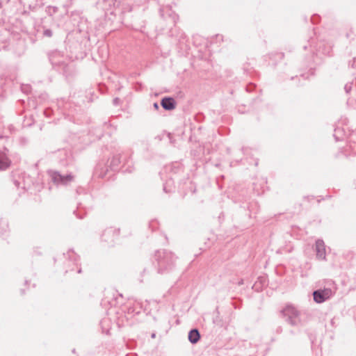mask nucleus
I'll return each instance as SVG.
<instances>
[{"mask_svg": "<svg viewBox=\"0 0 356 356\" xmlns=\"http://www.w3.org/2000/svg\"><path fill=\"white\" fill-rule=\"evenodd\" d=\"M157 272L159 274L168 273L175 266L177 257L174 253L165 250L156 251L154 254Z\"/></svg>", "mask_w": 356, "mask_h": 356, "instance_id": "f257e3e1", "label": "nucleus"}, {"mask_svg": "<svg viewBox=\"0 0 356 356\" xmlns=\"http://www.w3.org/2000/svg\"><path fill=\"white\" fill-rule=\"evenodd\" d=\"M285 321L291 326H299L302 321L300 312L292 305H286L280 312Z\"/></svg>", "mask_w": 356, "mask_h": 356, "instance_id": "f03ea898", "label": "nucleus"}, {"mask_svg": "<svg viewBox=\"0 0 356 356\" xmlns=\"http://www.w3.org/2000/svg\"><path fill=\"white\" fill-rule=\"evenodd\" d=\"M48 174L51 181L57 185H67L74 180V176L71 174L62 175L59 172L55 170H49Z\"/></svg>", "mask_w": 356, "mask_h": 356, "instance_id": "7ed1b4c3", "label": "nucleus"}, {"mask_svg": "<svg viewBox=\"0 0 356 356\" xmlns=\"http://www.w3.org/2000/svg\"><path fill=\"white\" fill-rule=\"evenodd\" d=\"M332 296V291L330 289H324L323 290H316L313 292L314 300L317 303H322L329 299Z\"/></svg>", "mask_w": 356, "mask_h": 356, "instance_id": "20e7f679", "label": "nucleus"}, {"mask_svg": "<svg viewBox=\"0 0 356 356\" xmlns=\"http://www.w3.org/2000/svg\"><path fill=\"white\" fill-rule=\"evenodd\" d=\"M314 250L317 259L323 261L326 260L325 245L322 239L316 241Z\"/></svg>", "mask_w": 356, "mask_h": 356, "instance_id": "39448f33", "label": "nucleus"}, {"mask_svg": "<svg viewBox=\"0 0 356 356\" xmlns=\"http://www.w3.org/2000/svg\"><path fill=\"white\" fill-rule=\"evenodd\" d=\"M161 106L166 111H172L175 108L176 102L172 97H164L161 102Z\"/></svg>", "mask_w": 356, "mask_h": 356, "instance_id": "423d86ee", "label": "nucleus"}, {"mask_svg": "<svg viewBox=\"0 0 356 356\" xmlns=\"http://www.w3.org/2000/svg\"><path fill=\"white\" fill-rule=\"evenodd\" d=\"M11 165V161L3 152H0V170H7Z\"/></svg>", "mask_w": 356, "mask_h": 356, "instance_id": "0eeeda50", "label": "nucleus"}, {"mask_svg": "<svg viewBox=\"0 0 356 356\" xmlns=\"http://www.w3.org/2000/svg\"><path fill=\"white\" fill-rule=\"evenodd\" d=\"M188 340L189 341L193 343H197L200 339V334L197 329H192L188 332Z\"/></svg>", "mask_w": 356, "mask_h": 356, "instance_id": "6e6552de", "label": "nucleus"}, {"mask_svg": "<svg viewBox=\"0 0 356 356\" xmlns=\"http://www.w3.org/2000/svg\"><path fill=\"white\" fill-rule=\"evenodd\" d=\"M120 163V156L119 155L114 156L111 161V165H118Z\"/></svg>", "mask_w": 356, "mask_h": 356, "instance_id": "1a4fd4ad", "label": "nucleus"}, {"mask_svg": "<svg viewBox=\"0 0 356 356\" xmlns=\"http://www.w3.org/2000/svg\"><path fill=\"white\" fill-rule=\"evenodd\" d=\"M52 35H53V33L51 29H47L44 30V31H43L44 36L50 38L52 36Z\"/></svg>", "mask_w": 356, "mask_h": 356, "instance_id": "9d476101", "label": "nucleus"}, {"mask_svg": "<svg viewBox=\"0 0 356 356\" xmlns=\"http://www.w3.org/2000/svg\"><path fill=\"white\" fill-rule=\"evenodd\" d=\"M352 83H348L345 85L344 90L347 93L350 92V91L352 90Z\"/></svg>", "mask_w": 356, "mask_h": 356, "instance_id": "9b49d317", "label": "nucleus"}, {"mask_svg": "<svg viewBox=\"0 0 356 356\" xmlns=\"http://www.w3.org/2000/svg\"><path fill=\"white\" fill-rule=\"evenodd\" d=\"M153 106H154V108L156 110H158L159 108V106L158 103H156V102L154 103Z\"/></svg>", "mask_w": 356, "mask_h": 356, "instance_id": "f8f14e48", "label": "nucleus"}, {"mask_svg": "<svg viewBox=\"0 0 356 356\" xmlns=\"http://www.w3.org/2000/svg\"><path fill=\"white\" fill-rule=\"evenodd\" d=\"M112 230L111 229H108V230H106L104 235H105L106 234H110V232H111Z\"/></svg>", "mask_w": 356, "mask_h": 356, "instance_id": "ddd939ff", "label": "nucleus"}, {"mask_svg": "<svg viewBox=\"0 0 356 356\" xmlns=\"http://www.w3.org/2000/svg\"><path fill=\"white\" fill-rule=\"evenodd\" d=\"M238 285H242V284H243V279H241V280L238 282Z\"/></svg>", "mask_w": 356, "mask_h": 356, "instance_id": "4468645a", "label": "nucleus"}, {"mask_svg": "<svg viewBox=\"0 0 356 356\" xmlns=\"http://www.w3.org/2000/svg\"><path fill=\"white\" fill-rule=\"evenodd\" d=\"M118 101H119V99H118V98H115V99H114V100H113L114 104H116L118 103Z\"/></svg>", "mask_w": 356, "mask_h": 356, "instance_id": "2eb2a0df", "label": "nucleus"}, {"mask_svg": "<svg viewBox=\"0 0 356 356\" xmlns=\"http://www.w3.org/2000/svg\"><path fill=\"white\" fill-rule=\"evenodd\" d=\"M154 337H155V334H153L152 335V337H153V338H154Z\"/></svg>", "mask_w": 356, "mask_h": 356, "instance_id": "dca6fc26", "label": "nucleus"}, {"mask_svg": "<svg viewBox=\"0 0 356 356\" xmlns=\"http://www.w3.org/2000/svg\"><path fill=\"white\" fill-rule=\"evenodd\" d=\"M79 273H81V270L79 269V271H78Z\"/></svg>", "mask_w": 356, "mask_h": 356, "instance_id": "f3484780", "label": "nucleus"}]
</instances>
